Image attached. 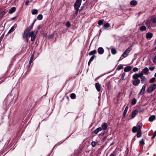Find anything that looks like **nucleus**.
Listing matches in <instances>:
<instances>
[{
	"instance_id": "f257e3e1",
	"label": "nucleus",
	"mask_w": 156,
	"mask_h": 156,
	"mask_svg": "<svg viewBox=\"0 0 156 156\" xmlns=\"http://www.w3.org/2000/svg\"><path fill=\"white\" fill-rule=\"evenodd\" d=\"M37 33V30L32 31H31L27 32L25 33V31L23 34L22 36L23 39L26 38L27 40L28 37H31V40L32 41H34L36 37V36Z\"/></svg>"
},
{
	"instance_id": "f03ea898",
	"label": "nucleus",
	"mask_w": 156,
	"mask_h": 156,
	"mask_svg": "<svg viewBox=\"0 0 156 156\" xmlns=\"http://www.w3.org/2000/svg\"><path fill=\"white\" fill-rule=\"evenodd\" d=\"M82 2V0H76L74 5L75 9L76 10V12H78Z\"/></svg>"
},
{
	"instance_id": "7ed1b4c3",
	"label": "nucleus",
	"mask_w": 156,
	"mask_h": 156,
	"mask_svg": "<svg viewBox=\"0 0 156 156\" xmlns=\"http://www.w3.org/2000/svg\"><path fill=\"white\" fill-rule=\"evenodd\" d=\"M145 24L149 28L154 26V25L153 22H152V20L151 18L150 20H147L146 21Z\"/></svg>"
},
{
	"instance_id": "20e7f679",
	"label": "nucleus",
	"mask_w": 156,
	"mask_h": 156,
	"mask_svg": "<svg viewBox=\"0 0 156 156\" xmlns=\"http://www.w3.org/2000/svg\"><path fill=\"white\" fill-rule=\"evenodd\" d=\"M156 88V84H154L151 85L147 89V92L149 93H151Z\"/></svg>"
},
{
	"instance_id": "39448f33",
	"label": "nucleus",
	"mask_w": 156,
	"mask_h": 156,
	"mask_svg": "<svg viewBox=\"0 0 156 156\" xmlns=\"http://www.w3.org/2000/svg\"><path fill=\"white\" fill-rule=\"evenodd\" d=\"M131 49L130 48H128L126 49L123 53L122 55V56L123 58H125L126 57L129 53L131 51Z\"/></svg>"
},
{
	"instance_id": "423d86ee",
	"label": "nucleus",
	"mask_w": 156,
	"mask_h": 156,
	"mask_svg": "<svg viewBox=\"0 0 156 156\" xmlns=\"http://www.w3.org/2000/svg\"><path fill=\"white\" fill-rule=\"evenodd\" d=\"M133 85L135 86H137L140 83V80L139 79L134 80L132 81Z\"/></svg>"
},
{
	"instance_id": "0eeeda50",
	"label": "nucleus",
	"mask_w": 156,
	"mask_h": 156,
	"mask_svg": "<svg viewBox=\"0 0 156 156\" xmlns=\"http://www.w3.org/2000/svg\"><path fill=\"white\" fill-rule=\"evenodd\" d=\"M34 25V23H32L30 26L27 28L26 30H25V33L27 32H29L33 28Z\"/></svg>"
},
{
	"instance_id": "6e6552de",
	"label": "nucleus",
	"mask_w": 156,
	"mask_h": 156,
	"mask_svg": "<svg viewBox=\"0 0 156 156\" xmlns=\"http://www.w3.org/2000/svg\"><path fill=\"white\" fill-rule=\"evenodd\" d=\"M146 89V86L145 85H144L141 89V90L140 91V92L138 93V94H141L142 95L145 92V90Z\"/></svg>"
},
{
	"instance_id": "1a4fd4ad",
	"label": "nucleus",
	"mask_w": 156,
	"mask_h": 156,
	"mask_svg": "<svg viewBox=\"0 0 156 156\" xmlns=\"http://www.w3.org/2000/svg\"><path fill=\"white\" fill-rule=\"evenodd\" d=\"M142 72L145 75H147L149 73V69L147 67H145L142 69Z\"/></svg>"
},
{
	"instance_id": "9d476101",
	"label": "nucleus",
	"mask_w": 156,
	"mask_h": 156,
	"mask_svg": "<svg viewBox=\"0 0 156 156\" xmlns=\"http://www.w3.org/2000/svg\"><path fill=\"white\" fill-rule=\"evenodd\" d=\"M102 129L103 130H105L108 127V125L107 123L104 122L101 126Z\"/></svg>"
},
{
	"instance_id": "9b49d317",
	"label": "nucleus",
	"mask_w": 156,
	"mask_h": 156,
	"mask_svg": "<svg viewBox=\"0 0 156 156\" xmlns=\"http://www.w3.org/2000/svg\"><path fill=\"white\" fill-rule=\"evenodd\" d=\"M96 88L98 91H99L101 89V85L98 83H96L95 85Z\"/></svg>"
},
{
	"instance_id": "f8f14e48",
	"label": "nucleus",
	"mask_w": 156,
	"mask_h": 156,
	"mask_svg": "<svg viewBox=\"0 0 156 156\" xmlns=\"http://www.w3.org/2000/svg\"><path fill=\"white\" fill-rule=\"evenodd\" d=\"M98 52L100 54H102L104 53V50L102 47H99L98 49Z\"/></svg>"
},
{
	"instance_id": "ddd939ff",
	"label": "nucleus",
	"mask_w": 156,
	"mask_h": 156,
	"mask_svg": "<svg viewBox=\"0 0 156 156\" xmlns=\"http://www.w3.org/2000/svg\"><path fill=\"white\" fill-rule=\"evenodd\" d=\"M153 37V34L150 32H149L146 34V37L147 39H151Z\"/></svg>"
},
{
	"instance_id": "4468645a",
	"label": "nucleus",
	"mask_w": 156,
	"mask_h": 156,
	"mask_svg": "<svg viewBox=\"0 0 156 156\" xmlns=\"http://www.w3.org/2000/svg\"><path fill=\"white\" fill-rule=\"evenodd\" d=\"M138 112L137 110H135L133 112H132L131 115V117L132 118H133L135 117L136 115Z\"/></svg>"
},
{
	"instance_id": "2eb2a0df",
	"label": "nucleus",
	"mask_w": 156,
	"mask_h": 156,
	"mask_svg": "<svg viewBox=\"0 0 156 156\" xmlns=\"http://www.w3.org/2000/svg\"><path fill=\"white\" fill-rule=\"evenodd\" d=\"M16 7H12L9 10V13L10 14H12L16 11Z\"/></svg>"
},
{
	"instance_id": "dca6fc26",
	"label": "nucleus",
	"mask_w": 156,
	"mask_h": 156,
	"mask_svg": "<svg viewBox=\"0 0 156 156\" xmlns=\"http://www.w3.org/2000/svg\"><path fill=\"white\" fill-rule=\"evenodd\" d=\"M101 130L102 128L101 127H98L94 130V132L95 134H97L99 132L101 131Z\"/></svg>"
},
{
	"instance_id": "f3484780",
	"label": "nucleus",
	"mask_w": 156,
	"mask_h": 156,
	"mask_svg": "<svg viewBox=\"0 0 156 156\" xmlns=\"http://www.w3.org/2000/svg\"><path fill=\"white\" fill-rule=\"evenodd\" d=\"M95 55H93L92 56V57L90 58L88 62V65L89 66L91 62L94 59V58H95Z\"/></svg>"
},
{
	"instance_id": "a211bd4d",
	"label": "nucleus",
	"mask_w": 156,
	"mask_h": 156,
	"mask_svg": "<svg viewBox=\"0 0 156 156\" xmlns=\"http://www.w3.org/2000/svg\"><path fill=\"white\" fill-rule=\"evenodd\" d=\"M131 68L130 66H129L125 67L124 71L125 72H128L131 69Z\"/></svg>"
},
{
	"instance_id": "6ab92c4d",
	"label": "nucleus",
	"mask_w": 156,
	"mask_h": 156,
	"mask_svg": "<svg viewBox=\"0 0 156 156\" xmlns=\"http://www.w3.org/2000/svg\"><path fill=\"white\" fill-rule=\"evenodd\" d=\"M132 77L134 80L139 79H138V78H139V76H138V73H135V74H134L133 75Z\"/></svg>"
},
{
	"instance_id": "aec40b11",
	"label": "nucleus",
	"mask_w": 156,
	"mask_h": 156,
	"mask_svg": "<svg viewBox=\"0 0 156 156\" xmlns=\"http://www.w3.org/2000/svg\"><path fill=\"white\" fill-rule=\"evenodd\" d=\"M97 52V51L96 50H94L93 51H90L89 53V55H94V54H95Z\"/></svg>"
},
{
	"instance_id": "412c9836",
	"label": "nucleus",
	"mask_w": 156,
	"mask_h": 156,
	"mask_svg": "<svg viewBox=\"0 0 156 156\" xmlns=\"http://www.w3.org/2000/svg\"><path fill=\"white\" fill-rule=\"evenodd\" d=\"M137 3V2L135 0H132L130 3V4L133 6L136 5Z\"/></svg>"
},
{
	"instance_id": "4be33fe9",
	"label": "nucleus",
	"mask_w": 156,
	"mask_h": 156,
	"mask_svg": "<svg viewBox=\"0 0 156 156\" xmlns=\"http://www.w3.org/2000/svg\"><path fill=\"white\" fill-rule=\"evenodd\" d=\"M16 27V26H13L9 30L8 32V34H10L12 32L15 30V28Z\"/></svg>"
},
{
	"instance_id": "5701e85b",
	"label": "nucleus",
	"mask_w": 156,
	"mask_h": 156,
	"mask_svg": "<svg viewBox=\"0 0 156 156\" xmlns=\"http://www.w3.org/2000/svg\"><path fill=\"white\" fill-rule=\"evenodd\" d=\"M155 118V116L154 115H152L149 118V121L150 122L153 121Z\"/></svg>"
},
{
	"instance_id": "b1692460",
	"label": "nucleus",
	"mask_w": 156,
	"mask_h": 156,
	"mask_svg": "<svg viewBox=\"0 0 156 156\" xmlns=\"http://www.w3.org/2000/svg\"><path fill=\"white\" fill-rule=\"evenodd\" d=\"M34 57V55H32L31 57L30 60L29 62L28 65L29 66H30L31 64V62L33 60Z\"/></svg>"
},
{
	"instance_id": "393cba45",
	"label": "nucleus",
	"mask_w": 156,
	"mask_h": 156,
	"mask_svg": "<svg viewBox=\"0 0 156 156\" xmlns=\"http://www.w3.org/2000/svg\"><path fill=\"white\" fill-rule=\"evenodd\" d=\"M151 18L152 20V22H153L154 26L156 25V18L154 17H152Z\"/></svg>"
},
{
	"instance_id": "a878e982",
	"label": "nucleus",
	"mask_w": 156,
	"mask_h": 156,
	"mask_svg": "<svg viewBox=\"0 0 156 156\" xmlns=\"http://www.w3.org/2000/svg\"><path fill=\"white\" fill-rule=\"evenodd\" d=\"M140 79H141V83H144V82H146V78L145 76H144L142 77Z\"/></svg>"
},
{
	"instance_id": "bb28decb",
	"label": "nucleus",
	"mask_w": 156,
	"mask_h": 156,
	"mask_svg": "<svg viewBox=\"0 0 156 156\" xmlns=\"http://www.w3.org/2000/svg\"><path fill=\"white\" fill-rule=\"evenodd\" d=\"M128 109V107L127 106L125 109V110L123 112V115H124V117L126 113L127 110Z\"/></svg>"
},
{
	"instance_id": "cd10ccee",
	"label": "nucleus",
	"mask_w": 156,
	"mask_h": 156,
	"mask_svg": "<svg viewBox=\"0 0 156 156\" xmlns=\"http://www.w3.org/2000/svg\"><path fill=\"white\" fill-rule=\"evenodd\" d=\"M98 142H95L93 141L91 143V145L92 147H94L98 144Z\"/></svg>"
},
{
	"instance_id": "c85d7f7f",
	"label": "nucleus",
	"mask_w": 156,
	"mask_h": 156,
	"mask_svg": "<svg viewBox=\"0 0 156 156\" xmlns=\"http://www.w3.org/2000/svg\"><path fill=\"white\" fill-rule=\"evenodd\" d=\"M111 52L113 55H115L116 54L117 52L116 51L115 48H112L111 50Z\"/></svg>"
},
{
	"instance_id": "c756f323",
	"label": "nucleus",
	"mask_w": 156,
	"mask_h": 156,
	"mask_svg": "<svg viewBox=\"0 0 156 156\" xmlns=\"http://www.w3.org/2000/svg\"><path fill=\"white\" fill-rule=\"evenodd\" d=\"M70 97L71 99H74L76 98V95L74 93H73L71 94Z\"/></svg>"
},
{
	"instance_id": "7c9ffc66",
	"label": "nucleus",
	"mask_w": 156,
	"mask_h": 156,
	"mask_svg": "<svg viewBox=\"0 0 156 156\" xmlns=\"http://www.w3.org/2000/svg\"><path fill=\"white\" fill-rule=\"evenodd\" d=\"M37 13V10L36 9H33L32 11V14L33 15H35Z\"/></svg>"
},
{
	"instance_id": "2f4dec72",
	"label": "nucleus",
	"mask_w": 156,
	"mask_h": 156,
	"mask_svg": "<svg viewBox=\"0 0 156 156\" xmlns=\"http://www.w3.org/2000/svg\"><path fill=\"white\" fill-rule=\"evenodd\" d=\"M37 18L39 20H41L43 18V16L41 14H39L37 16Z\"/></svg>"
},
{
	"instance_id": "473e14b6",
	"label": "nucleus",
	"mask_w": 156,
	"mask_h": 156,
	"mask_svg": "<svg viewBox=\"0 0 156 156\" xmlns=\"http://www.w3.org/2000/svg\"><path fill=\"white\" fill-rule=\"evenodd\" d=\"M123 68V66L122 65H120L118 66L117 68V69L119 70L122 69Z\"/></svg>"
},
{
	"instance_id": "72a5a7b5",
	"label": "nucleus",
	"mask_w": 156,
	"mask_h": 156,
	"mask_svg": "<svg viewBox=\"0 0 156 156\" xmlns=\"http://www.w3.org/2000/svg\"><path fill=\"white\" fill-rule=\"evenodd\" d=\"M104 21V20H99L98 23V25L100 26L101 25L103 24Z\"/></svg>"
},
{
	"instance_id": "f704fd0d",
	"label": "nucleus",
	"mask_w": 156,
	"mask_h": 156,
	"mask_svg": "<svg viewBox=\"0 0 156 156\" xmlns=\"http://www.w3.org/2000/svg\"><path fill=\"white\" fill-rule=\"evenodd\" d=\"M146 29V28L145 26H142L140 27V30L141 31L145 30Z\"/></svg>"
},
{
	"instance_id": "c9c22d12",
	"label": "nucleus",
	"mask_w": 156,
	"mask_h": 156,
	"mask_svg": "<svg viewBox=\"0 0 156 156\" xmlns=\"http://www.w3.org/2000/svg\"><path fill=\"white\" fill-rule=\"evenodd\" d=\"M110 27L109 24L108 23H106L104 25L103 27L105 28H108Z\"/></svg>"
},
{
	"instance_id": "e433bc0d",
	"label": "nucleus",
	"mask_w": 156,
	"mask_h": 156,
	"mask_svg": "<svg viewBox=\"0 0 156 156\" xmlns=\"http://www.w3.org/2000/svg\"><path fill=\"white\" fill-rule=\"evenodd\" d=\"M136 100L135 98H133L132 101V105H134L136 103Z\"/></svg>"
},
{
	"instance_id": "4c0bfd02",
	"label": "nucleus",
	"mask_w": 156,
	"mask_h": 156,
	"mask_svg": "<svg viewBox=\"0 0 156 156\" xmlns=\"http://www.w3.org/2000/svg\"><path fill=\"white\" fill-rule=\"evenodd\" d=\"M155 80V78L154 77H153L150 79L149 80V83H151L153 82Z\"/></svg>"
},
{
	"instance_id": "58836bf2",
	"label": "nucleus",
	"mask_w": 156,
	"mask_h": 156,
	"mask_svg": "<svg viewBox=\"0 0 156 156\" xmlns=\"http://www.w3.org/2000/svg\"><path fill=\"white\" fill-rule=\"evenodd\" d=\"M137 128L136 126H134L132 129V132L133 133H135L137 130Z\"/></svg>"
},
{
	"instance_id": "ea45409f",
	"label": "nucleus",
	"mask_w": 156,
	"mask_h": 156,
	"mask_svg": "<svg viewBox=\"0 0 156 156\" xmlns=\"http://www.w3.org/2000/svg\"><path fill=\"white\" fill-rule=\"evenodd\" d=\"M143 74L144 73H142V72L138 74V76H139V78H141L142 77H143L144 76H143Z\"/></svg>"
},
{
	"instance_id": "a19ab883",
	"label": "nucleus",
	"mask_w": 156,
	"mask_h": 156,
	"mask_svg": "<svg viewBox=\"0 0 156 156\" xmlns=\"http://www.w3.org/2000/svg\"><path fill=\"white\" fill-rule=\"evenodd\" d=\"M141 131H137V137H139L141 136Z\"/></svg>"
},
{
	"instance_id": "79ce46f5",
	"label": "nucleus",
	"mask_w": 156,
	"mask_h": 156,
	"mask_svg": "<svg viewBox=\"0 0 156 156\" xmlns=\"http://www.w3.org/2000/svg\"><path fill=\"white\" fill-rule=\"evenodd\" d=\"M140 144L141 145H143L144 144V142L143 139L141 140L139 142Z\"/></svg>"
},
{
	"instance_id": "37998d69",
	"label": "nucleus",
	"mask_w": 156,
	"mask_h": 156,
	"mask_svg": "<svg viewBox=\"0 0 156 156\" xmlns=\"http://www.w3.org/2000/svg\"><path fill=\"white\" fill-rule=\"evenodd\" d=\"M152 61L154 63H156V56H155L153 58Z\"/></svg>"
},
{
	"instance_id": "c03bdc74",
	"label": "nucleus",
	"mask_w": 156,
	"mask_h": 156,
	"mask_svg": "<svg viewBox=\"0 0 156 156\" xmlns=\"http://www.w3.org/2000/svg\"><path fill=\"white\" fill-rule=\"evenodd\" d=\"M5 11H3L0 13V17H2L5 14Z\"/></svg>"
},
{
	"instance_id": "a18cd8bd",
	"label": "nucleus",
	"mask_w": 156,
	"mask_h": 156,
	"mask_svg": "<svg viewBox=\"0 0 156 156\" xmlns=\"http://www.w3.org/2000/svg\"><path fill=\"white\" fill-rule=\"evenodd\" d=\"M66 25L67 27H69L70 26L71 24L69 22H68L66 23Z\"/></svg>"
},
{
	"instance_id": "49530a36",
	"label": "nucleus",
	"mask_w": 156,
	"mask_h": 156,
	"mask_svg": "<svg viewBox=\"0 0 156 156\" xmlns=\"http://www.w3.org/2000/svg\"><path fill=\"white\" fill-rule=\"evenodd\" d=\"M156 136V131H155L154 132V133L153 134V136L151 137V138L152 139L154 138Z\"/></svg>"
},
{
	"instance_id": "de8ad7c7",
	"label": "nucleus",
	"mask_w": 156,
	"mask_h": 156,
	"mask_svg": "<svg viewBox=\"0 0 156 156\" xmlns=\"http://www.w3.org/2000/svg\"><path fill=\"white\" fill-rule=\"evenodd\" d=\"M126 73H123L122 75L121 79L122 80H124V77Z\"/></svg>"
},
{
	"instance_id": "09e8293b",
	"label": "nucleus",
	"mask_w": 156,
	"mask_h": 156,
	"mask_svg": "<svg viewBox=\"0 0 156 156\" xmlns=\"http://www.w3.org/2000/svg\"><path fill=\"white\" fill-rule=\"evenodd\" d=\"M138 70V69L136 67H134L133 69V72H136Z\"/></svg>"
},
{
	"instance_id": "8fccbe9b",
	"label": "nucleus",
	"mask_w": 156,
	"mask_h": 156,
	"mask_svg": "<svg viewBox=\"0 0 156 156\" xmlns=\"http://www.w3.org/2000/svg\"><path fill=\"white\" fill-rule=\"evenodd\" d=\"M116 155V153H115L114 152L110 154L109 156H115Z\"/></svg>"
},
{
	"instance_id": "3c124183",
	"label": "nucleus",
	"mask_w": 156,
	"mask_h": 156,
	"mask_svg": "<svg viewBox=\"0 0 156 156\" xmlns=\"http://www.w3.org/2000/svg\"><path fill=\"white\" fill-rule=\"evenodd\" d=\"M137 131H140V129H141V127H140V126H137Z\"/></svg>"
},
{
	"instance_id": "603ef678",
	"label": "nucleus",
	"mask_w": 156,
	"mask_h": 156,
	"mask_svg": "<svg viewBox=\"0 0 156 156\" xmlns=\"http://www.w3.org/2000/svg\"><path fill=\"white\" fill-rule=\"evenodd\" d=\"M155 68L154 67H149V69L151 71H153Z\"/></svg>"
},
{
	"instance_id": "864d4df0",
	"label": "nucleus",
	"mask_w": 156,
	"mask_h": 156,
	"mask_svg": "<svg viewBox=\"0 0 156 156\" xmlns=\"http://www.w3.org/2000/svg\"><path fill=\"white\" fill-rule=\"evenodd\" d=\"M107 137V136H105L103 138H102L101 139V141H104L106 139Z\"/></svg>"
},
{
	"instance_id": "5fc2aeb1",
	"label": "nucleus",
	"mask_w": 156,
	"mask_h": 156,
	"mask_svg": "<svg viewBox=\"0 0 156 156\" xmlns=\"http://www.w3.org/2000/svg\"><path fill=\"white\" fill-rule=\"evenodd\" d=\"M144 110V108H142L141 109H139V112H143Z\"/></svg>"
},
{
	"instance_id": "6e6d98bb",
	"label": "nucleus",
	"mask_w": 156,
	"mask_h": 156,
	"mask_svg": "<svg viewBox=\"0 0 156 156\" xmlns=\"http://www.w3.org/2000/svg\"><path fill=\"white\" fill-rule=\"evenodd\" d=\"M29 0H27L25 2V5H28V3H29Z\"/></svg>"
},
{
	"instance_id": "4d7b16f0",
	"label": "nucleus",
	"mask_w": 156,
	"mask_h": 156,
	"mask_svg": "<svg viewBox=\"0 0 156 156\" xmlns=\"http://www.w3.org/2000/svg\"><path fill=\"white\" fill-rule=\"evenodd\" d=\"M124 58H123V57H122V56H121V57H120V59H119V61L120 60H122Z\"/></svg>"
},
{
	"instance_id": "13d9d810",
	"label": "nucleus",
	"mask_w": 156,
	"mask_h": 156,
	"mask_svg": "<svg viewBox=\"0 0 156 156\" xmlns=\"http://www.w3.org/2000/svg\"><path fill=\"white\" fill-rule=\"evenodd\" d=\"M40 25H39L38 26V27H37V29H39V28H40Z\"/></svg>"
},
{
	"instance_id": "bf43d9fd",
	"label": "nucleus",
	"mask_w": 156,
	"mask_h": 156,
	"mask_svg": "<svg viewBox=\"0 0 156 156\" xmlns=\"http://www.w3.org/2000/svg\"><path fill=\"white\" fill-rule=\"evenodd\" d=\"M36 21V20H34V21L32 23H34L35 21Z\"/></svg>"
},
{
	"instance_id": "052dcab7",
	"label": "nucleus",
	"mask_w": 156,
	"mask_h": 156,
	"mask_svg": "<svg viewBox=\"0 0 156 156\" xmlns=\"http://www.w3.org/2000/svg\"><path fill=\"white\" fill-rule=\"evenodd\" d=\"M154 76L155 77H156V73H155L154 74Z\"/></svg>"
},
{
	"instance_id": "680f3d73",
	"label": "nucleus",
	"mask_w": 156,
	"mask_h": 156,
	"mask_svg": "<svg viewBox=\"0 0 156 156\" xmlns=\"http://www.w3.org/2000/svg\"><path fill=\"white\" fill-rule=\"evenodd\" d=\"M155 43H156V40H155Z\"/></svg>"
},
{
	"instance_id": "e2e57ef3",
	"label": "nucleus",
	"mask_w": 156,
	"mask_h": 156,
	"mask_svg": "<svg viewBox=\"0 0 156 156\" xmlns=\"http://www.w3.org/2000/svg\"><path fill=\"white\" fill-rule=\"evenodd\" d=\"M155 49L156 50V46L155 47Z\"/></svg>"
}]
</instances>
